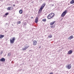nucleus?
Listing matches in <instances>:
<instances>
[{"label":"nucleus","mask_w":74,"mask_h":74,"mask_svg":"<svg viewBox=\"0 0 74 74\" xmlns=\"http://www.w3.org/2000/svg\"><path fill=\"white\" fill-rule=\"evenodd\" d=\"M5 58H2L1 60L0 61H1V62H5Z\"/></svg>","instance_id":"12"},{"label":"nucleus","mask_w":74,"mask_h":74,"mask_svg":"<svg viewBox=\"0 0 74 74\" xmlns=\"http://www.w3.org/2000/svg\"><path fill=\"white\" fill-rule=\"evenodd\" d=\"M13 10V7H9L8 8V10Z\"/></svg>","instance_id":"7"},{"label":"nucleus","mask_w":74,"mask_h":74,"mask_svg":"<svg viewBox=\"0 0 74 74\" xmlns=\"http://www.w3.org/2000/svg\"><path fill=\"white\" fill-rule=\"evenodd\" d=\"M37 40H34L33 41V45H37Z\"/></svg>","instance_id":"4"},{"label":"nucleus","mask_w":74,"mask_h":74,"mask_svg":"<svg viewBox=\"0 0 74 74\" xmlns=\"http://www.w3.org/2000/svg\"><path fill=\"white\" fill-rule=\"evenodd\" d=\"M55 15L53 13H51L49 14L47 16V18L49 19H52Z\"/></svg>","instance_id":"1"},{"label":"nucleus","mask_w":74,"mask_h":74,"mask_svg":"<svg viewBox=\"0 0 74 74\" xmlns=\"http://www.w3.org/2000/svg\"><path fill=\"white\" fill-rule=\"evenodd\" d=\"M29 46H28L27 47H25V46L24 47V48H23L22 50L23 51H25V50H26L27 49L29 48Z\"/></svg>","instance_id":"6"},{"label":"nucleus","mask_w":74,"mask_h":74,"mask_svg":"<svg viewBox=\"0 0 74 74\" xmlns=\"http://www.w3.org/2000/svg\"><path fill=\"white\" fill-rule=\"evenodd\" d=\"M9 14V13L8 12H7L6 13H5V16H7V15H8Z\"/></svg>","instance_id":"21"},{"label":"nucleus","mask_w":74,"mask_h":74,"mask_svg":"<svg viewBox=\"0 0 74 74\" xmlns=\"http://www.w3.org/2000/svg\"><path fill=\"white\" fill-rule=\"evenodd\" d=\"M45 5H46V4L45 3H44L42 4V5H41V7L42 8H43L45 6Z\"/></svg>","instance_id":"11"},{"label":"nucleus","mask_w":74,"mask_h":74,"mask_svg":"<svg viewBox=\"0 0 74 74\" xmlns=\"http://www.w3.org/2000/svg\"><path fill=\"white\" fill-rule=\"evenodd\" d=\"M66 67L68 69H70L71 68V64H68L66 66Z\"/></svg>","instance_id":"5"},{"label":"nucleus","mask_w":74,"mask_h":74,"mask_svg":"<svg viewBox=\"0 0 74 74\" xmlns=\"http://www.w3.org/2000/svg\"><path fill=\"white\" fill-rule=\"evenodd\" d=\"M4 37V35H1L0 38H3Z\"/></svg>","instance_id":"16"},{"label":"nucleus","mask_w":74,"mask_h":74,"mask_svg":"<svg viewBox=\"0 0 74 74\" xmlns=\"http://www.w3.org/2000/svg\"><path fill=\"white\" fill-rule=\"evenodd\" d=\"M21 23V21H19L17 22V24H20Z\"/></svg>","instance_id":"20"},{"label":"nucleus","mask_w":74,"mask_h":74,"mask_svg":"<svg viewBox=\"0 0 74 74\" xmlns=\"http://www.w3.org/2000/svg\"><path fill=\"white\" fill-rule=\"evenodd\" d=\"M31 18H33V17H31Z\"/></svg>","instance_id":"26"},{"label":"nucleus","mask_w":74,"mask_h":74,"mask_svg":"<svg viewBox=\"0 0 74 74\" xmlns=\"http://www.w3.org/2000/svg\"><path fill=\"white\" fill-rule=\"evenodd\" d=\"M73 38L74 37L73 36H71L68 38V39L69 40H71V39Z\"/></svg>","instance_id":"13"},{"label":"nucleus","mask_w":74,"mask_h":74,"mask_svg":"<svg viewBox=\"0 0 74 74\" xmlns=\"http://www.w3.org/2000/svg\"><path fill=\"white\" fill-rule=\"evenodd\" d=\"M42 9H43V8H41V7H40V9L39 10V13H40V12H42Z\"/></svg>","instance_id":"10"},{"label":"nucleus","mask_w":74,"mask_h":74,"mask_svg":"<svg viewBox=\"0 0 74 74\" xmlns=\"http://www.w3.org/2000/svg\"><path fill=\"white\" fill-rule=\"evenodd\" d=\"M49 38H52V35H50L49 36Z\"/></svg>","instance_id":"19"},{"label":"nucleus","mask_w":74,"mask_h":74,"mask_svg":"<svg viewBox=\"0 0 74 74\" xmlns=\"http://www.w3.org/2000/svg\"><path fill=\"white\" fill-rule=\"evenodd\" d=\"M39 48H41V46H40V47H39Z\"/></svg>","instance_id":"25"},{"label":"nucleus","mask_w":74,"mask_h":74,"mask_svg":"<svg viewBox=\"0 0 74 74\" xmlns=\"http://www.w3.org/2000/svg\"><path fill=\"white\" fill-rule=\"evenodd\" d=\"M22 12H23V11L22 10H20L19 11V13H20V14H22Z\"/></svg>","instance_id":"17"},{"label":"nucleus","mask_w":74,"mask_h":74,"mask_svg":"<svg viewBox=\"0 0 74 74\" xmlns=\"http://www.w3.org/2000/svg\"><path fill=\"white\" fill-rule=\"evenodd\" d=\"M38 17H36V18L35 19V22L37 23L38 22Z\"/></svg>","instance_id":"9"},{"label":"nucleus","mask_w":74,"mask_h":74,"mask_svg":"<svg viewBox=\"0 0 74 74\" xmlns=\"http://www.w3.org/2000/svg\"><path fill=\"white\" fill-rule=\"evenodd\" d=\"M42 21H43L44 22H45V21H46V19L44 18V19H42Z\"/></svg>","instance_id":"18"},{"label":"nucleus","mask_w":74,"mask_h":74,"mask_svg":"<svg viewBox=\"0 0 74 74\" xmlns=\"http://www.w3.org/2000/svg\"><path fill=\"white\" fill-rule=\"evenodd\" d=\"M67 13V10H65L62 14L61 15V16L62 17H64V16L66 15Z\"/></svg>","instance_id":"3"},{"label":"nucleus","mask_w":74,"mask_h":74,"mask_svg":"<svg viewBox=\"0 0 74 74\" xmlns=\"http://www.w3.org/2000/svg\"><path fill=\"white\" fill-rule=\"evenodd\" d=\"M3 53V51H2L1 52V54H2V53Z\"/></svg>","instance_id":"23"},{"label":"nucleus","mask_w":74,"mask_h":74,"mask_svg":"<svg viewBox=\"0 0 74 74\" xmlns=\"http://www.w3.org/2000/svg\"><path fill=\"white\" fill-rule=\"evenodd\" d=\"M71 4H74V0H72L70 2Z\"/></svg>","instance_id":"15"},{"label":"nucleus","mask_w":74,"mask_h":74,"mask_svg":"<svg viewBox=\"0 0 74 74\" xmlns=\"http://www.w3.org/2000/svg\"><path fill=\"white\" fill-rule=\"evenodd\" d=\"M15 37H13L10 40V43L14 44L15 42Z\"/></svg>","instance_id":"2"},{"label":"nucleus","mask_w":74,"mask_h":74,"mask_svg":"<svg viewBox=\"0 0 74 74\" xmlns=\"http://www.w3.org/2000/svg\"><path fill=\"white\" fill-rule=\"evenodd\" d=\"M13 7H15V5L14 4L13 5Z\"/></svg>","instance_id":"24"},{"label":"nucleus","mask_w":74,"mask_h":74,"mask_svg":"<svg viewBox=\"0 0 74 74\" xmlns=\"http://www.w3.org/2000/svg\"><path fill=\"white\" fill-rule=\"evenodd\" d=\"M73 53V51L72 50H70L67 53V54H68V55H70L71 54H72Z\"/></svg>","instance_id":"8"},{"label":"nucleus","mask_w":74,"mask_h":74,"mask_svg":"<svg viewBox=\"0 0 74 74\" xmlns=\"http://www.w3.org/2000/svg\"><path fill=\"white\" fill-rule=\"evenodd\" d=\"M8 56H10V53H8Z\"/></svg>","instance_id":"22"},{"label":"nucleus","mask_w":74,"mask_h":74,"mask_svg":"<svg viewBox=\"0 0 74 74\" xmlns=\"http://www.w3.org/2000/svg\"><path fill=\"white\" fill-rule=\"evenodd\" d=\"M55 23V21L52 22L50 23V25H53Z\"/></svg>","instance_id":"14"}]
</instances>
